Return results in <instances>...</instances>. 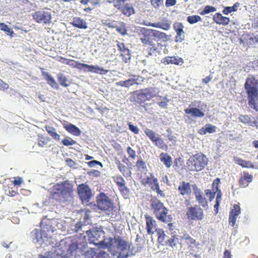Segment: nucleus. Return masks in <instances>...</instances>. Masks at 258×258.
Returning <instances> with one entry per match:
<instances>
[{
    "label": "nucleus",
    "mask_w": 258,
    "mask_h": 258,
    "mask_svg": "<svg viewBox=\"0 0 258 258\" xmlns=\"http://www.w3.org/2000/svg\"><path fill=\"white\" fill-rule=\"evenodd\" d=\"M207 158L201 153L190 156L186 164L187 168L192 171H200L203 170L208 163Z\"/></svg>",
    "instance_id": "nucleus-5"
},
{
    "label": "nucleus",
    "mask_w": 258,
    "mask_h": 258,
    "mask_svg": "<svg viewBox=\"0 0 258 258\" xmlns=\"http://www.w3.org/2000/svg\"><path fill=\"white\" fill-rule=\"evenodd\" d=\"M175 236H172V237L169 239L167 241H166V243L167 245H168L170 246L173 247L176 245V242L175 241Z\"/></svg>",
    "instance_id": "nucleus-58"
},
{
    "label": "nucleus",
    "mask_w": 258,
    "mask_h": 258,
    "mask_svg": "<svg viewBox=\"0 0 258 258\" xmlns=\"http://www.w3.org/2000/svg\"><path fill=\"white\" fill-rule=\"evenodd\" d=\"M157 235H158V242L161 244H164V242H165L166 234H165L164 231L162 229H159L157 231Z\"/></svg>",
    "instance_id": "nucleus-47"
},
{
    "label": "nucleus",
    "mask_w": 258,
    "mask_h": 258,
    "mask_svg": "<svg viewBox=\"0 0 258 258\" xmlns=\"http://www.w3.org/2000/svg\"><path fill=\"white\" fill-rule=\"evenodd\" d=\"M45 130L49 135L55 140H60V136L56 132L55 129L50 126H46Z\"/></svg>",
    "instance_id": "nucleus-39"
},
{
    "label": "nucleus",
    "mask_w": 258,
    "mask_h": 258,
    "mask_svg": "<svg viewBox=\"0 0 258 258\" xmlns=\"http://www.w3.org/2000/svg\"><path fill=\"white\" fill-rule=\"evenodd\" d=\"M56 187H58V190L61 191L64 197L67 195H71L73 191V185L67 181H63L60 184L57 183Z\"/></svg>",
    "instance_id": "nucleus-23"
},
{
    "label": "nucleus",
    "mask_w": 258,
    "mask_h": 258,
    "mask_svg": "<svg viewBox=\"0 0 258 258\" xmlns=\"http://www.w3.org/2000/svg\"><path fill=\"white\" fill-rule=\"evenodd\" d=\"M164 0H151V4L152 6L156 8H159L163 6Z\"/></svg>",
    "instance_id": "nucleus-52"
},
{
    "label": "nucleus",
    "mask_w": 258,
    "mask_h": 258,
    "mask_svg": "<svg viewBox=\"0 0 258 258\" xmlns=\"http://www.w3.org/2000/svg\"><path fill=\"white\" fill-rule=\"evenodd\" d=\"M150 208L156 218L163 223H168L172 220L171 215H168V209L166 208L157 197H154L150 200Z\"/></svg>",
    "instance_id": "nucleus-3"
},
{
    "label": "nucleus",
    "mask_w": 258,
    "mask_h": 258,
    "mask_svg": "<svg viewBox=\"0 0 258 258\" xmlns=\"http://www.w3.org/2000/svg\"><path fill=\"white\" fill-rule=\"evenodd\" d=\"M107 240L105 247L108 248L114 258H127L129 256L130 244L128 241L119 236L108 238Z\"/></svg>",
    "instance_id": "nucleus-2"
},
{
    "label": "nucleus",
    "mask_w": 258,
    "mask_h": 258,
    "mask_svg": "<svg viewBox=\"0 0 258 258\" xmlns=\"http://www.w3.org/2000/svg\"><path fill=\"white\" fill-rule=\"evenodd\" d=\"M42 76L47 82V83L52 88L55 89L58 88V85L54 79L47 72H42Z\"/></svg>",
    "instance_id": "nucleus-31"
},
{
    "label": "nucleus",
    "mask_w": 258,
    "mask_h": 258,
    "mask_svg": "<svg viewBox=\"0 0 258 258\" xmlns=\"http://www.w3.org/2000/svg\"><path fill=\"white\" fill-rule=\"evenodd\" d=\"M117 86H120L123 87L129 88L130 87L134 85V81L132 78L126 80L125 81H120L115 83Z\"/></svg>",
    "instance_id": "nucleus-41"
},
{
    "label": "nucleus",
    "mask_w": 258,
    "mask_h": 258,
    "mask_svg": "<svg viewBox=\"0 0 258 258\" xmlns=\"http://www.w3.org/2000/svg\"><path fill=\"white\" fill-rule=\"evenodd\" d=\"M71 24L75 27L80 29H86L87 28L86 22L79 17H76L73 19Z\"/></svg>",
    "instance_id": "nucleus-33"
},
{
    "label": "nucleus",
    "mask_w": 258,
    "mask_h": 258,
    "mask_svg": "<svg viewBox=\"0 0 258 258\" xmlns=\"http://www.w3.org/2000/svg\"><path fill=\"white\" fill-rule=\"evenodd\" d=\"M160 161L166 168H170L172 164V157L167 153L162 152L159 156Z\"/></svg>",
    "instance_id": "nucleus-28"
},
{
    "label": "nucleus",
    "mask_w": 258,
    "mask_h": 258,
    "mask_svg": "<svg viewBox=\"0 0 258 258\" xmlns=\"http://www.w3.org/2000/svg\"><path fill=\"white\" fill-rule=\"evenodd\" d=\"M181 240L184 241L191 254H193L199 248L200 243L191 237L188 234H184L181 236Z\"/></svg>",
    "instance_id": "nucleus-14"
},
{
    "label": "nucleus",
    "mask_w": 258,
    "mask_h": 258,
    "mask_svg": "<svg viewBox=\"0 0 258 258\" xmlns=\"http://www.w3.org/2000/svg\"><path fill=\"white\" fill-rule=\"evenodd\" d=\"M235 162L243 168H254V165L250 161H246L240 158H235Z\"/></svg>",
    "instance_id": "nucleus-35"
},
{
    "label": "nucleus",
    "mask_w": 258,
    "mask_h": 258,
    "mask_svg": "<svg viewBox=\"0 0 258 258\" xmlns=\"http://www.w3.org/2000/svg\"><path fill=\"white\" fill-rule=\"evenodd\" d=\"M100 5V0H92L90 7H86L83 9L84 12L91 13L92 11Z\"/></svg>",
    "instance_id": "nucleus-42"
},
{
    "label": "nucleus",
    "mask_w": 258,
    "mask_h": 258,
    "mask_svg": "<svg viewBox=\"0 0 258 258\" xmlns=\"http://www.w3.org/2000/svg\"><path fill=\"white\" fill-rule=\"evenodd\" d=\"M220 183V179L219 178H217L215 179L213 182L212 184V190L218 191L220 190L219 188V184Z\"/></svg>",
    "instance_id": "nucleus-55"
},
{
    "label": "nucleus",
    "mask_w": 258,
    "mask_h": 258,
    "mask_svg": "<svg viewBox=\"0 0 258 258\" xmlns=\"http://www.w3.org/2000/svg\"><path fill=\"white\" fill-rule=\"evenodd\" d=\"M0 30L4 31L7 35H12L14 32L9 26L4 23H0Z\"/></svg>",
    "instance_id": "nucleus-46"
},
{
    "label": "nucleus",
    "mask_w": 258,
    "mask_h": 258,
    "mask_svg": "<svg viewBox=\"0 0 258 258\" xmlns=\"http://www.w3.org/2000/svg\"><path fill=\"white\" fill-rule=\"evenodd\" d=\"M57 79L61 86L67 87L70 86V82L68 81L67 77L63 74L60 73L58 74Z\"/></svg>",
    "instance_id": "nucleus-38"
},
{
    "label": "nucleus",
    "mask_w": 258,
    "mask_h": 258,
    "mask_svg": "<svg viewBox=\"0 0 258 258\" xmlns=\"http://www.w3.org/2000/svg\"><path fill=\"white\" fill-rule=\"evenodd\" d=\"M63 127L67 132L73 135L78 136L81 134L80 129L73 124L68 123L63 124Z\"/></svg>",
    "instance_id": "nucleus-32"
},
{
    "label": "nucleus",
    "mask_w": 258,
    "mask_h": 258,
    "mask_svg": "<svg viewBox=\"0 0 258 258\" xmlns=\"http://www.w3.org/2000/svg\"><path fill=\"white\" fill-rule=\"evenodd\" d=\"M116 30L122 35H124L126 34V30L124 26H116Z\"/></svg>",
    "instance_id": "nucleus-59"
},
{
    "label": "nucleus",
    "mask_w": 258,
    "mask_h": 258,
    "mask_svg": "<svg viewBox=\"0 0 258 258\" xmlns=\"http://www.w3.org/2000/svg\"><path fill=\"white\" fill-rule=\"evenodd\" d=\"M127 0H107V2L113 5V7L123 15L130 17L135 14V10L130 4L125 3Z\"/></svg>",
    "instance_id": "nucleus-9"
},
{
    "label": "nucleus",
    "mask_w": 258,
    "mask_h": 258,
    "mask_svg": "<svg viewBox=\"0 0 258 258\" xmlns=\"http://www.w3.org/2000/svg\"><path fill=\"white\" fill-rule=\"evenodd\" d=\"M144 132L149 139L154 143L156 146L164 151L168 150V146L164 142L161 138L156 137L155 133L153 130L146 128L144 131Z\"/></svg>",
    "instance_id": "nucleus-13"
},
{
    "label": "nucleus",
    "mask_w": 258,
    "mask_h": 258,
    "mask_svg": "<svg viewBox=\"0 0 258 258\" xmlns=\"http://www.w3.org/2000/svg\"><path fill=\"white\" fill-rule=\"evenodd\" d=\"M37 141L38 146L41 147H44L48 144L49 141V138L47 136L39 135Z\"/></svg>",
    "instance_id": "nucleus-40"
},
{
    "label": "nucleus",
    "mask_w": 258,
    "mask_h": 258,
    "mask_svg": "<svg viewBox=\"0 0 258 258\" xmlns=\"http://www.w3.org/2000/svg\"><path fill=\"white\" fill-rule=\"evenodd\" d=\"M149 26H152L155 28H161L164 30H168L170 28V24L168 22L165 23H150L148 25Z\"/></svg>",
    "instance_id": "nucleus-37"
},
{
    "label": "nucleus",
    "mask_w": 258,
    "mask_h": 258,
    "mask_svg": "<svg viewBox=\"0 0 258 258\" xmlns=\"http://www.w3.org/2000/svg\"><path fill=\"white\" fill-rule=\"evenodd\" d=\"M32 17L37 23L48 24L51 21V13L45 8L34 13Z\"/></svg>",
    "instance_id": "nucleus-12"
},
{
    "label": "nucleus",
    "mask_w": 258,
    "mask_h": 258,
    "mask_svg": "<svg viewBox=\"0 0 258 258\" xmlns=\"http://www.w3.org/2000/svg\"><path fill=\"white\" fill-rule=\"evenodd\" d=\"M97 258H110L108 253L104 251H101L98 254Z\"/></svg>",
    "instance_id": "nucleus-64"
},
{
    "label": "nucleus",
    "mask_w": 258,
    "mask_h": 258,
    "mask_svg": "<svg viewBox=\"0 0 258 258\" xmlns=\"http://www.w3.org/2000/svg\"><path fill=\"white\" fill-rule=\"evenodd\" d=\"M240 213L241 211L239 206L238 205H234L233 207V209L230 210L228 222L229 224L231 226H234L237 216Z\"/></svg>",
    "instance_id": "nucleus-20"
},
{
    "label": "nucleus",
    "mask_w": 258,
    "mask_h": 258,
    "mask_svg": "<svg viewBox=\"0 0 258 258\" xmlns=\"http://www.w3.org/2000/svg\"><path fill=\"white\" fill-rule=\"evenodd\" d=\"M146 224V229L148 234H152L154 233L153 230L156 228V221L151 216L146 214L145 215Z\"/></svg>",
    "instance_id": "nucleus-24"
},
{
    "label": "nucleus",
    "mask_w": 258,
    "mask_h": 258,
    "mask_svg": "<svg viewBox=\"0 0 258 258\" xmlns=\"http://www.w3.org/2000/svg\"><path fill=\"white\" fill-rule=\"evenodd\" d=\"M216 11V9L213 7L211 6H206L204 10L200 13L201 15H205L206 14H209L211 12H214Z\"/></svg>",
    "instance_id": "nucleus-50"
},
{
    "label": "nucleus",
    "mask_w": 258,
    "mask_h": 258,
    "mask_svg": "<svg viewBox=\"0 0 258 258\" xmlns=\"http://www.w3.org/2000/svg\"><path fill=\"white\" fill-rule=\"evenodd\" d=\"M186 215L189 220L201 221L204 217L203 209L198 205L188 207Z\"/></svg>",
    "instance_id": "nucleus-11"
},
{
    "label": "nucleus",
    "mask_w": 258,
    "mask_h": 258,
    "mask_svg": "<svg viewBox=\"0 0 258 258\" xmlns=\"http://www.w3.org/2000/svg\"><path fill=\"white\" fill-rule=\"evenodd\" d=\"M62 144L66 146H70L75 145L76 142L70 137H66L61 141Z\"/></svg>",
    "instance_id": "nucleus-49"
},
{
    "label": "nucleus",
    "mask_w": 258,
    "mask_h": 258,
    "mask_svg": "<svg viewBox=\"0 0 258 258\" xmlns=\"http://www.w3.org/2000/svg\"><path fill=\"white\" fill-rule=\"evenodd\" d=\"M184 26L180 22H175L173 24V29L176 33L175 37L176 42H181L185 39V33L183 31Z\"/></svg>",
    "instance_id": "nucleus-19"
},
{
    "label": "nucleus",
    "mask_w": 258,
    "mask_h": 258,
    "mask_svg": "<svg viewBox=\"0 0 258 258\" xmlns=\"http://www.w3.org/2000/svg\"><path fill=\"white\" fill-rule=\"evenodd\" d=\"M158 88L155 87H150L136 91V102L142 105L147 101L156 97L159 93Z\"/></svg>",
    "instance_id": "nucleus-7"
},
{
    "label": "nucleus",
    "mask_w": 258,
    "mask_h": 258,
    "mask_svg": "<svg viewBox=\"0 0 258 258\" xmlns=\"http://www.w3.org/2000/svg\"><path fill=\"white\" fill-rule=\"evenodd\" d=\"M58 249L60 251L58 254L66 258H70L72 256L76 258L79 253L82 251L81 249L79 247L78 243L74 241H71V242L66 241L63 245L60 244Z\"/></svg>",
    "instance_id": "nucleus-6"
},
{
    "label": "nucleus",
    "mask_w": 258,
    "mask_h": 258,
    "mask_svg": "<svg viewBox=\"0 0 258 258\" xmlns=\"http://www.w3.org/2000/svg\"><path fill=\"white\" fill-rule=\"evenodd\" d=\"M130 76L132 77L133 80L134 81V85H140L144 82L145 78L139 75H136L134 74H131Z\"/></svg>",
    "instance_id": "nucleus-43"
},
{
    "label": "nucleus",
    "mask_w": 258,
    "mask_h": 258,
    "mask_svg": "<svg viewBox=\"0 0 258 258\" xmlns=\"http://www.w3.org/2000/svg\"><path fill=\"white\" fill-rule=\"evenodd\" d=\"M97 254L94 249L90 248L85 252V258H97Z\"/></svg>",
    "instance_id": "nucleus-48"
},
{
    "label": "nucleus",
    "mask_w": 258,
    "mask_h": 258,
    "mask_svg": "<svg viewBox=\"0 0 258 258\" xmlns=\"http://www.w3.org/2000/svg\"><path fill=\"white\" fill-rule=\"evenodd\" d=\"M86 233L89 237V240L93 243L95 245L97 244H104L105 245V242L107 241H105L104 240H99V238L101 234H102V232L99 230H87L86 231Z\"/></svg>",
    "instance_id": "nucleus-16"
},
{
    "label": "nucleus",
    "mask_w": 258,
    "mask_h": 258,
    "mask_svg": "<svg viewBox=\"0 0 258 258\" xmlns=\"http://www.w3.org/2000/svg\"><path fill=\"white\" fill-rule=\"evenodd\" d=\"M253 177L248 172H244L239 180V185L240 187H245L252 180Z\"/></svg>",
    "instance_id": "nucleus-26"
},
{
    "label": "nucleus",
    "mask_w": 258,
    "mask_h": 258,
    "mask_svg": "<svg viewBox=\"0 0 258 258\" xmlns=\"http://www.w3.org/2000/svg\"><path fill=\"white\" fill-rule=\"evenodd\" d=\"M140 32V40L144 49L147 51L148 55L156 56L160 54L161 51L159 46L162 45L159 43H155L153 38L166 42L169 39L168 35L164 32L147 28H142Z\"/></svg>",
    "instance_id": "nucleus-1"
},
{
    "label": "nucleus",
    "mask_w": 258,
    "mask_h": 258,
    "mask_svg": "<svg viewBox=\"0 0 258 258\" xmlns=\"http://www.w3.org/2000/svg\"><path fill=\"white\" fill-rule=\"evenodd\" d=\"M239 119L241 122L244 123H248L250 120V117L247 115H240Z\"/></svg>",
    "instance_id": "nucleus-57"
},
{
    "label": "nucleus",
    "mask_w": 258,
    "mask_h": 258,
    "mask_svg": "<svg viewBox=\"0 0 258 258\" xmlns=\"http://www.w3.org/2000/svg\"><path fill=\"white\" fill-rule=\"evenodd\" d=\"M184 112L185 114H191L192 116L195 117H203L205 115L204 113L197 108H186Z\"/></svg>",
    "instance_id": "nucleus-29"
},
{
    "label": "nucleus",
    "mask_w": 258,
    "mask_h": 258,
    "mask_svg": "<svg viewBox=\"0 0 258 258\" xmlns=\"http://www.w3.org/2000/svg\"><path fill=\"white\" fill-rule=\"evenodd\" d=\"M80 64V62L75 60L74 59H68L67 62L66 64L68 65L69 66L73 68H77L78 69H80L81 68H79V64Z\"/></svg>",
    "instance_id": "nucleus-51"
},
{
    "label": "nucleus",
    "mask_w": 258,
    "mask_h": 258,
    "mask_svg": "<svg viewBox=\"0 0 258 258\" xmlns=\"http://www.w3.org/2000/svg\"><path fill=\"white\" fill-rule=\"evenodd\" d=\"M79 64V68H81L80 69H79V70H83L84 72H89V70H90V68L88 67L89 66H91V65L81 63L80 62V64Z\"/></svg>",
    "instance_id": "nucleus-62"
},
{
    "label": "nucleus",
    "mask_w": 258,
    "mask_h": 258,
    "mask_svg": "<svg viewBox=\"0 0 258 258\" xmlns=\"http://www.w3.org/2000/svg\"><path fill=\"white\" fill-rule=\"evenodd\" d=\"M213 21L217 24L227 25L230 22L229 18L223 16L220 13H216L213 17Z\"/></svg>",
    "instance_id": "nucleus-27"
},
{
    "label": "nucleus",
    "mask_w": 258,
    "mask_h": 258,
    "mask_svg": "<svg viewBox=\"0 0 258 258\" xmlns=\"http://www.w3.org/2000/svg\"><path fill=\"white\" fill-rule=\"evenodd\" d=\"M53 58L55 59L56 61H59L63 64L67 63L68 58H64L63 57L60 56H56L53 57Z\"/></svg>",
    "instance_id": "nucleus-63"
},
{
    "label": "nucleus",
    "mask_w": 258,
    "mask_h": 258,
    "mask_svg": "<svg viewBox=\"0 0 258 258\" xmlns=\"http://www.w3.org/2000/svg\"><path fill=\"white\" fill-rule=\"evenodd\" d=\"M220 183V179L219 178H217L215 179L213 182L212 184V190L218 191L220 190L219 188V184Z\"/></svg>",
    "instance_id": "nucleus-54"
},
{
    "label": "nucleus",
    "mask_w": 258,
    "mask_h": 258,
    "mask_svg": "<svg viewBox=\"0 0 258 258\" xmlns=\"http://www.w3.org/2000/svg\"><path fill=\"white\" fill-rule=\"evenodd\" d=\"M58 187H56V184L53 186V190L50 193L51 198L57 201L61 200L62 198H64V196L61 193V191L58 190Z\"/></svg>",
    "instance_id": "nucleus-34"
},
{
    "label": "nucleus",
    "mask_w": 258,
    "mask_h": 258,
    "mask_svg": "<svg viewBox=\"0 0 258 258\" xmlns=\"http://www.w3.org/2000/svg\"><path fill=\"white\" fill-rule=\"evenodd\" d=\"M201 21V18L198 15L189 16L187 17V21L190 24H194Z\"/></svg>",
    "instance_id": "nucleus-45"
},
{
    "label": "nucleus",
    "mask_w": 258,
    "mask_h": 258,
    "mask_svg": "<svg viewBox=\"0 0 258 258\" xmlns=\"http://www.w3.org/2000/svg\"><path fill=\"white\" fill-rule=\"evenodd\" d=\"M216 126L211 124H206L198 131V133L201 135H204L207 133L212 134L216 132Z\"/></svg>",
    "instance_id": "nucleus-30"
},
{
    "label": "nucleus",
    "mask_w": 258,
    "mask_h": 258,
    "mask_svg": "<svg viewBox=\"0 0 258 258\" xmlns=\"http://www.w3.org/2000/svg\"><path fill=\"white\" fill-rule=\"evenodd\" d=\"M244 88L247 95L249 106L258 110V105L256 103V99L258 97V79L253 76L248 77L244 84Z\"/></svg>",
    "instance_id": "nucleus-4"
},
{
    "label": "nucleus",
    "mask_w": 258,
    "mask_h": 258,
    "mask_svg": "<svg viewBox=\"0 0 258 258\" xmlns=\"http://www.w3.org/2000/svg\"><path fill=\"white\" fill-rule=\"evenodd\" d=\"M118 50L120 52V55L123 62L126 63L131 59V54L130 50L125 46L123 42H117Z\"/></svg>",
    "instance_id": "nucleus-18"
},
{
    "label": "nucleus",
    "mask_w": 258,
    "mask_h": 258,
    "mask_svg": "<svg viewBox=\"0 0 258 258\" xmlns=\"http://www.w3.org/2000/svg\"><path fill=\"white\" fill-rule=\"evenodd\" d=\"M141 183L145 186H149L152 191H155L158 197L162 198L165 197L163 191L160 188L157 178L153 173H150L149 175L143 178L141 180Z\"/></svg>",
    "instance_id": "nucleus-8"
},
{
    "label": "nucleus",
    "mask_w": 258,
    "mask_h": 258,
    "mask_svg": "<svg viewBox=\"0 0 258 258\" xmlns=\"http://www.w3.org/2000/svg\"><path fill=\"white\" fill-rule=\"evenodd\" d=\"M206 196L208 197L209 200L211 202L215 198L216 191H211L210 189H206L205 191Z\"/></svg>",
    "instance_id": "nucleus-53"
},
{
    "label": "nucleus",
    "mask_w": 258,
    "mask_h": 258,
    "mask_svg": "<svg viewBox=\"0 0 258 258\" xmlns=\"http://www.w3.org/2000/svg\"><path fill=\"white\" fill-rule=\"evenodd\" d=\"M129 129L135 134H138L139 133V129L138 127L132 124L131 122L128 123Z\"/></svg>",
    "instance_id": "nucleus-60"
},
{
    "label": "nucleus",
    "mask_w": 258,
    "mask_h": 258,
    "mask_svg": "<svg viewBox=\"0 0 258 258\" xmlns=\"http://www.w3.org/2000/svg\"><path fill=\"white\" fill-rule=\"evenodd\" d=\"M97 206L101 211L110 212L113 209V203L104 192H100L96 198Z\"/></svg>",
    "instance_id": "nucleus-10"
},
{
    "label": "nucleus",
    "mask_w": 258,
    "mask_h": 258,
    "mask_svg": "<svg viewBox=\"0 0 258 258\" xmlns=\"http://www.w3.org/2000/svg\"><path fill=\"white\" fill-rule=\"evenodd\" d=\"M161 62L165 64H174L175 65L182 64L183 63V59L176 56H166L161 60Z\"/></svg>",
    "instance_id": "nucleus-25"
},
{
    "label": "nucleus",
    "mask_w": 258,
    "mask_h": 258,
    "mask_svg": "<svg viewBox=\"0 0 258 258\" xmlns=\"http://www.w3.org/2000/svg\"><path fill=\"white\" fill-rule=\"evenodd\" d=\"M88 67L90 68L89 72L95 74H98L100 75H105L108 72V70H105L103 68L99 67V66H97L91 65V66H89Z\"/></svg>",
    "instance_id": "nucleus-36"
},
{
    "label": "nucleus",
    "mask_w": 258,
    "mask_h": 258,
    "mask_svg": "<svg viewBox=\"0 0 258 258\" xmlns=\"http://www.w3.org/2000/svg\"><path fill=\"white\" fill-rule=\"evenodd\" d=\"M127 153L128 154V157L132 159H135L136 157V153L131 147H128L126 149Z\"/></svg>",
    "instance_id": "nucleus-56"
},
{
    "label": "nucleus",
    "mask_w": 258,
    "mask_h": 258,
    "mask_svg": "<svg viewBox=\"0 0 258 258\" xmlns=\"http://www.w3.org/2000/svg\"><path fill=\"white\" fill-rule=\"evenodd\" d=\"M77 191L79 198L83 203L88 202L92 197L91 190L88 185L82 183L77 187Z\"/></svg>",
    "instance_id": "nucleus-15"
},
{
    "label": "nucleus",
    "mask_w": 258,
    "mask_h": 258,
    "mask_svg": "<svg viewBox=\"0 0 258 258\" xmlns=\"http://www.w3.org/2000/svg\"><path fill=\"white\" fill-rule=\"evenodd\" d=\"M116 164L118 169L122 173V174L124 176H127V167L125 165L121 164L119 160L116 162Z\"/></svg>",
    "instance_id": "nucleus-44"
},
{
    "label": "nucleus",
    "mask_w": 258,
    "mask_h": 258,
    "mask_svg": "<svg viewBox=\"0 0 258 258\" xmlns=\"http://www.w3.org/2000/svg\"><path fill=\"white\" fill-rule=\"evenodd\" d=\"M177 189L179 193L183 197H188L191 193L190 184L185 181L181 182Z\"/></svg>",
    "instance_id": "nucleus-21"
},
{
    "label": "nucleus",
    "mask_w": 258,
    "mask_h": 258,
    "mask_svg": "<svg viewBox=\"0 0 258 258\" xmlns=\"http://www.w3.org/2000/svg\"><path fill=\"white\" fill-rule=\"evenodd\" d=\"M113 181L117 185L118 189L123 196H128L129 189L125 186V181L120 175H116L112 177Z\"/></svg>",
    "instance_id": "nucleus-17"
},
{
    "label": "nucleus",
    "mask_w": 258,
    "mask_h": 258,
    "mask_svg": "<svg viewBox=\"0 0 258 258\" xmlns=\"http://www.w3.org/2000/svg\"><path fill=\"white\" fill-rule=\"evenodd\" d=\"M196 199L199 204L203 208L208 207V202L203 193L200 188L197 187L194 188Z\"/></svg>",
    "instance_id": "nucleus-22"
},
{
    "label": "nucleus",
    "mask_w": 258,
    "mask_h": 258,
    "mask_svg": "<svg viewBox=\"0 0 258 258\" xmlns=\"http://www.w3.org/2000/svg\"><path fill=\"white\" fill-rule=\"evenodd\" d=\"M39 258H55V254L51 252L48 251L47 252L45 255L40 254L39 255Z\"/></svg>",
    "instance_id": "nucleus-61"
}]
</instances>
